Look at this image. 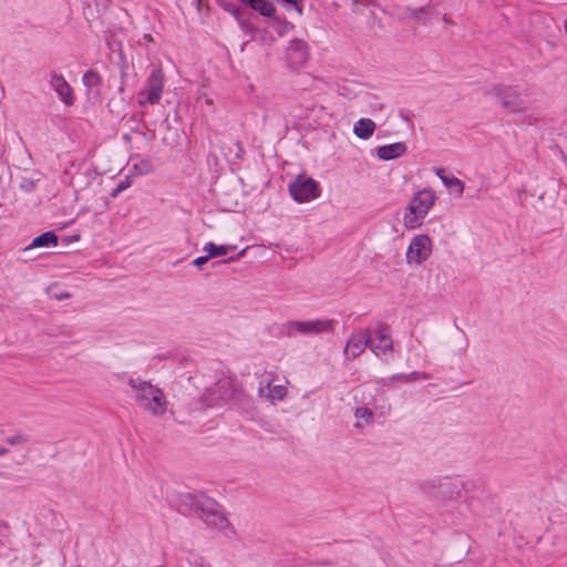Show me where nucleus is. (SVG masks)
I'll use <instances>...</instances> for the list:
<instances>
[{
  "label": "nucleus",
  "instance_id": "1",
  "mask_svg": "<svg viewBox=\"0 0 567 567\" xmlns=\"http://www.w3.org/2000/svg\"><path fill=\"white\" fill-rule=\"evenodd\" d=\"M128 385L132 390L133 399L142 409L154 416H162L166 413L168 401L159 388L143 380L141 377L130 378Z\"/></svg>",
  "mask_w": 567,
  "mask_h": 567
},
{
  "label": "nucleus",
  "instance_id": "2",
  "mask_svg": "<svg viewBox=\"0 0 567 567\" xmlns=\"http://www.w3.org/2000/svg\"><path fill=\"white\" fill-rule=\"evenodd\" d=\"M436 200L435 194L431 189H422L411 198L403 217L405 228L415 229L423 224L430 209Z\"/></svg>",
  "mask_w": 567,
  "mask_h": 567
},
{
  "label": "nucleus",
  "instance_id": "3",
  "mask_svg": "<svg viewBox=\"0 0 567 567\" xmlns=\"http://www.w3.org/2000/svg\"><path fill=\"white\" fill-rule=\"evenodd\" d=\"M193 501L196 512L207 526L218 530H225L229 527L228 519L214 499L205 495H197L193 497Z\"/></svg>",
  "mask_w": 567,
  "mask_h": 567
},
{
  "label": "nucleus",
  "instance_id": "4",
  "mask_svg": "<svg viewBox=\"0 0 567 567\" xmlns=\"http://www.w3.org/2000/svg\"><path fill=\"white\" fill-rule=\"evenodd\" d=\"M237 393V388L231 380L220 379L205 390L202 400L205 405L215 406L235 401Z\"/></svg>",
  "mask_w": 567,
  "mask_h": 567
},
{
  "label": "nucleus",
  "instance_id": "5",
  "mask_svg": "<svg viewBox=\"0 0 567 567\" xmlns=\"http://www.w3.org/2000/svg\"><path fill=\"white\" fill-rule=\"evenodd\" d=\"M164 73L162 68L154 66L147 78L145 89L138 93V104H157L162 97Z\"/></svg>",
  "mask_w": 567,
  "mask_h": 567
},
{
  "label": "nucleus",
  "instance_id": "6",
  "mask_svg": "<svg viewBox=\"0 0 567 567\" xmlns=\"http://www.w3.org/2000/svg\"><path fill=\"white\" fill-rule=\"evenodd\" d=\"M489 94L494 95L503 107L512 112H524L526 110V102L516 86L495 85Z\"/></svg>",
  "mask_w": 567,
  "mask_h": 567
},
{
  "label": "nucleus",
  "instance_id": "7",
  "mask_svg": "<svg viewBox=\"0 0 567 567\" xmlns=\"http://www.w3.org/2000/svg\"><path fill=\"white\" fill-rule=\"evenodd\" d=\"M336 320L333 319H315L307 321H289L287 323L288 333L298 332L305 336L320 334L333 331Z\"/></svg>",
  "mask_w": 567,
  "mask_h": 567
},
{
  "label": "nucleus",
  "instance_id": "8",
  "mask_svg": "<svg viewBox=\"0 0 567 567\" xmlns=\"http://www.w3.org/2000/svg\"><path fill=\"white\" fill-rule=\"evenodd\" d=\"M432 254V240L427 235H416L410 243L406 250V262L421 265Z\"/></svg>",
  "mask_w": 567,
  "mask_h": 567
},
{
  "label": "nucleus",
  "instance_id": "9",
  "mask_svg": "<svg viewBox=\"0 0 567 567\" xmlns=\"http://www.w3.org/2000/svg\"><path fill=\"white\" fill-rule=\"evenodd\" d=\"M289 192L293 199L299 203L309 202L319 197L320 188L318 183L312 178L299 176L289 187Z\"/></svg>",
  "mask_w": 567,
  "mask_h": 567
},
{
  "label": "nucleus",
  "instance_id": "10",
  "mask_svg": "<svg viewBox=\"0 0 567 567\" xmlns=\"http://www.w3.org/2000/svg\"><path fill=\"white\" fill-rule=\"evenodd\" d=\"M371 342V333L369 329H360L353 331L344 347V354L352 359L359 357Z\"/></svg>",
  "mask_w": 567,
  "mask_h": 567
},
{
  "label": "nucleus",
  "instance_id": "11",
  "mask_svg": "<svg viewBox=\"0 0 567 567\" xmlns=\"http://www.w3.org/2000/svg\"><path fill=\"white\" fill-rule=\"evenodd\" d=\"M370 350L378 358H385L393 350V342L386 327H379L371 336Z\"/></svg>",
  "mask_w": 567,
  "mask_h": 567
},
{
  "label": "nucleus",
  "instance_id": "12",
  "mask_svg": "<svg viewBox=\"0 0 567 567\" xmlns=\"http://www.w3.org/2000/svg\"><path fill=\"white\" fill-rule=\"evenodd\" d=\"M49 84L64 105L72 106L74 104L73 89L62 74L55 71L51 72Z\"/></svg>",
  "mask_w": 567,
  "mask_h": 567
},
{
  "label": "nucleus",
  "instance_id": "13",
  "mask_svg": "<svg viewBox=\"0 0 567 567\" xmlns=\"http://www.w3.org/2000/svg\"><path fill=\"white\" fill-rule=\"evenodd\" d=\"M259 396L275 403L282 401L287 395V389L281 384H274L271 380H261L258 386Z\"/></svg>",
  "mask_w": 567,
  "mask_h": 567
},
{
  "label": "nucleus",
  "instance_id": "14",
  "mask_svg": "<svg viewBox=\"0 0 567 567\" xmlns=\"http://www.w3.org/2000/svg\"><path fill=\"white\" fill-rule=\"evenodd\" d=\"M287 55L293 65L299 66L308 60L309 47L303 40L295 39L289 43Z\"/></svg>",
  "mask_w": 567,
  "mask_h": 567
},
{
  "label": "nucleus",
  "instance_id": "15",
  "mask_svg": "<svg viewBox=\"0 0 567 567\" xmlns=\"http://www.w3.org/2000/svg\"><path fill=\"white\" fill-rule=\"evenodd\" d=\"M406 153V145L402 142H396L389 145L378 147L377 155L382 161H391L401 157Z\"/></svg>",
  "mask_w": 567,
  "mask_h": 567
},
{
  "label": "nucleus",
  "instance_id": "16",
  "mask_svg": "<svg viewBox=\"0 0 567 567\" xmlns=\"http://www.w3.org/2000/svg\"><path fill=\"white\" fill-rule=\"evenodd\" d=\"M375 130V123L370 118H360L353 127V133L361 140L370 138Z\"/></svg>",
  "mask_w": 567,
  "mask_h": 567
},
{
  "label": "nucleus",
  "instance_id": "17",
  "mask_svg": "<svg viewBox=\"0 0 567 567\" xmlns=\"http://www.w3.org/2000/svg\"><path fill=\"white\" fill-rule=\"evenodd\" d=\"M83 84L85 85L89 93H93L94 95H100V86H101V76L97 72L93 70H89L83 74L82 78Z\"/></svg>",
  "mask_w": 567,
  "mask_h": 567
},
{
  "label": "nucleus",
  "instance_id": "18",
  "mask_svg": "<svg viewBox=\"0 0 567 567\" xmlns=\"http://www.w3.org/2000/svg\"><path fill=\"white\" fill-rule=\"evenodd\" d=\"M243 3L258 11L264 17H272L275 14V7L269 0H240Z\"/></svg>",
  "mask_w": 567,
  "mask_h": 567
},
{
  "label": "nucleus",
  "instance_id": "19",
  "mask_svg": "<svg viewBox=\"0 0 567 567\" xmlns=\"http://www.w3.org/2000/svg\"><path fill=\"white\" fill-rule=\"evenodd\" d=\"M236 249L233 245H216L214 243H207L203 250L207 252L208 258H216L227 255L228 252Z\"/></svg>",
  "mask_w": 567,
  "mask_h": 567
},
{
  "label": "nucleus",
  "instance_id": "20",
  "mask_svg": "<svg viewBox=\"0 0 567 567\" xmlns=\"http://www.w3.org/2000/svg\"><path fill=\"white\" fill-rule=\"evenodd\" d=\"M354 416L357 422L354 423L355 429H362L370 424L373 419V412L367 406H357L354 409Z\"/></svg>",
  "mask_w": 567,
  "mask_h": 567
},
{
  "label": "nucleus",
  "instance_id": "21",
  "mask_svg": "<svg viewBox=\"0 0 567 567\" xmlns=\"http://www.w3.org/2000/svg\"><path fill=\"white\" fill-rule=\"evenodd\" d=\"M58 245V237L53 231H45L35 237L28 248L50 247Z\"/></svg>",
  "mask_w": 567,
  "mask_h": 567
},
{
  "label": "nucleus",
  "instance_id": "22",
  "mask_svg": "<svg viewBox=\"0 0 567 567\" xmlns=\"http://www.w3.org/2000/svg\"><path fill=\"white\" fill-rule=\"evenodd\" d=\"M442 183L452 189H455L460 195L463 194L465 185L464 183L454 176H441Z\"/></svg>",
  "mask_w": 567,
  "mask_h": 567
},
{
  "label": "nucleus",
  "instance_id": "23",
  "mask_svg": "<svg viewBox=\"0 0 567 567\" xmlns=\"http://www.w3.org/2000/svg\"><path fill=\"white\" fill-rule=\"evenodd\" d=\"M430 378L431 377H430L429 373L417 372V371L411 372L409 374H395L393 377V379H402L405 382H414V381H419V380H427Z\"/></svg>",
  "mask_w": 567,
  "mask_h": 567
},
{
  "label": "nucleus",
  "instance_id": "24",
  "mask_svg": "<svg viewBox=\"0 0 567 567\" xmlns=\"http://www.w3.org/2000/svg\"><path fill=\"white\" fill-rule=\"evenodd\" d=\"M223 7L226 12L230 13L239 22L241 28L246 25V22L243 19L241 9L239 7L233 3H225Z\"/></svg>",
  "mask_w": 567,
  "mask_h": 567
},
{
  "label": "nucleus",
  "instance_id": "25",
  "mask_svg": "<svg viewBox=\"0 0 567 567\" xmlns=\"http://www.w3.org/2000/svg\"><path fill=\"white\" fill-rule=\"evenodd\" d=\"M134 169L138 175H147L154 172V166L150 159H141L134 164Z\"/></svg>",
  "mask_w": 567,
  "mask_h": 567
},
{
  "label": "nucleus",
  "instance_id": "26",
  "mask_svg": "<svg viewBox=\"0 0 567 567\" xmlns=\"http://www.w3.org/2000/svg\"><path fill=\"white\" fill-rule=\"evenodd\" d=\"M131 185H132V177L131 176H125V178L122 179L117 184V186L113 189V192L111 193V196L113 198L117 197L122 192L127 189Z\"/></svg>",
  "mask_w": 567,
  "mask_h": 567
},
{
  "label": "nucleus",
  "instance_id": "27",
  "mask_svg": "<svg viewBox=\"0 0 567 567\" xmlns=\"http://www.w3.org/2000/svg\"><path fill=\"white\" fill-rule=\"evenodd\" d=\"M6 442L10 445H21V444H25L29 442V437L22 433H16L11 436H8L6 439Z\"/></svg>",
  "mask_w": 567,
  "mask_h": 567
},
{
  "label": "nucleus",
  "instance_id": "28",
  "mask_svg": "<svg viewBox=\"0 0 567 567\" xmlns=\"http://www.w3.org/2000/svg\"><path fill=\"white\" fill-rule=\"evenodd\" d=\"M21 187L25 189L27 192H31L35 188V183L32 179H24L21 184Z\"/></svg>",
  "mask_w": 567,
  "mask_h": 567
},
{
  "label": "nucleus",
  "instance_id": "29",
  "mask_svg": "<svg viewBox=\"0 0 567 567\" xmlns=\"http://www.w3.org/2000/svg\"><path fill=\"white\" fill-rule=\"evenodd\" d=\"M210 258H208V255L197 257L194 259L193 265H195L198 268H202L204 264H206Z\"/></svg>",
  "mask_w": 567,
  "mask_h": 567
},
{
  "label": "nucleus",
  "instance_id": "30",
  "mask_svg": "<svg viewBox=\"0 0 567 567\" xmlns=\"http://www.w3.org/2000/svg\"><path fill=\"white\" fill-rule=\"evenodd\" d=\"M97 7V13L106 10L109 0H94Z\"/></svg>",
  "mask_w": 567,
  "mask_h": 567
},
{
  "label": "nucleus",
  "instance_id": "31",
  "mask_svg": "<svg viewBox=\"0 0 567 567\" xmlns=\"http://www.w3.org/2000/svg\"><path fill=\"white\" fill-rule=\"evenodd\" d=\"M245 252H246V249H243L241 251H239V252H238V255H237L236 257H230V258H229V261H231V260H236L237 258H239V257L244 256V255H245Z\"/></svg>",
  "mask_w": 567,
  "mask_h": 567
},
{
  "label": "nucleus",
  "instance_id": "32",
  "mask_svg": "<svg viewBox=\"0 0 567 567\" xmlns=\"http://www.w3.org/2000/svg\"><path fill=\"white\" fill-rule=\"evenodd\" d=\"M69 297H70V295L68 292H64V293L56 296V299L62 300V299H66Z\"/></svg>",
  "mask_w": 567,
  "mask_h": 567
},
{
  "label": "nucleus",
  "instance_id": "33",
  "mask_svg": "<svg viewBox=\"0 0 567 567\" xmlns=\"http://www.w3.org/2000/svg\"><path fill=\"white\" fill-rule=\"evenodd\" d=\"M435 173H436V175H437L440 178H441V176H445V175H444V169H443V168H436V169H435Z\"/></svg>",
  "mask_w": 567,
  "mask_h": 567
},
{
  "label": "nucleus",
  "instance_id": "34",
  "mask_svg": "<svg viewBox=\"0 0 567 567\" xmlns=\"http://www.w3.org/2000/svg\"><path fill=\"white\" fill-rule=\"evenodd\" d=\"M9 453V450L6 447L0 446V456H3Z\"/></svg>",
  "mask_w": 567,
  "mask_h": 567
},
{
  "label": "nucleus",
  "instance_id": "35",
  "mask_svg": "<svg viewBox=\"0 0 567 567\" xmlns=\"http://www.w3.org/2000/svg\"><path fill=\"white\" fill-rule=\"evenodd\" d=\"M144 39L147 40V41H152L153 40L151 34H145Z\"/></svg>",
  "mask_w": 567,
  "mask_h": 567
},
{
  "label": "nucleus",
  "instance_id": "36",
  "mask_svg": "<svg viewBox=\"0 0 567 567\" xmlns=\"http://www.w3.org/2000/svg\"><path fill=\"white\" fill-rule=\"evenodd\" d=\"M565 31L567 33V21L565 22Z\"/></svg>",
  "mask_w": 567,
  "mask_h": 567
},
{
  "label": "nucleus",
  "instance_id": "37",
  "mask_svg": "<svg viewBox=\"0 0 567 567\" xmlns=\"http://www.w3.org/2000/svg\"><path fill=\"white\" fill-rule=\"evenodd\" d=\"M156 567H163V566H156Z\"/></svg>",
  "mask_w": 567,
  "mask_h": 567
}]
</instances>
